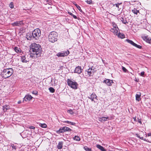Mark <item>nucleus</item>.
Here are the masks:
<instances>
[{"mask_svg":"<svg viewBox=\"0 0 151 151\" xmlns=\"http://www.w3.org/2000/svg\"><path fill=\"white\" fill-rule=\"evenodd\" d=\"M30 52H32L30 55L32 58H37L40 56L42 53V48L39 44L36 43H32L30 45Z\"/></svg>","mask_w":151,"mask_h":151,"instance_id":"f257e3e1","label":"nucleus"},{"mask_svg":"<svg viewBox=\"0 0 151 151\" xmlns=\"http://www.w3.org/2000/svg\"><path fill=\"white\" fill-rule=\"evenodd\" d=\"M14 70L12 68L4 69L1 73L2 77L5 78L9 77L13 73Z\"/></svg>","mask_w":151,"mask_h":151,"instance_id":"f03ea898","label":"nucleus"},{"mask_svg":"<svg viewBox=\"0 0 151 151\" xmlns=\"http://www.w3.org/2000/svg\"><path fill=\"white\" fill-rule=\"evenodd\" d=\"M58 34L55 32L53 31L50 32L49 34L48 38L49 41L53 43L57 41L58 40Z\"/></svg>","mask_w":151,"mask_h":151,"instance_id":"7ed1b4c3","label":"nucleus"},{"mask_svg":"<svg viewBox=\"0 0 151 151\" xmlns=\"http://www.w3.org/2000/svg\"><path fill=\"white\" fill-rule=\"evenodd\" d=\"M41 35V31L39 29H37L33 31L32 35L29 36L31 39H35L36 40L38 39Z\"/></svg>","mask_w":151,"mask_h":151,"instance_id":"20e7f679","label":"nucleus"},{"mask_svg":"<svg viewBox=\"0 0 151 151\" xmlns=\"http://www.w3.org/2000/svg\"><path fill=\"white\" fill-rule=\"evenodd\" d=\"M67 81L68 85L71 88L74 89H76L77 88L78 84L76 82L72 81L69 79H68Z\"/></svg>","mask_w":151,"mask_h":151,"instance_id":"39448f33","label":"nucleus"},{"mask_svg":"<svg viewBox=\"0 0 151 151\" xmlns=\"http://www.w3.org/2000/svg\"><path fill=\"white\" fill-rule=\"evenodd\" d=\"M71 130V129L68 127H60L59 130L56 131V132L57 133L60 134L66 131H70Z\"/></svg>","mask_w":151,"mask_h":151,"instance_id":"423d86ee","label":"nucleus"},{"mask_svg":"<svg viewBox=\"0 0 151 151\" xmlns=\"http://www.w3.org/2000/svg\"><path fill=\"white\" fill-rule=\"evenodd\" d=\"M96 70L94 67L92 66L91 68H89L87 70L85 71V73L89 76H93Z\"/></svg>","mask_w":151,"mask_h":151,"instance_id":"0eeeda50","label":"nucleus"},{"mask_svg":"<svg viewBox=\"0 0 151 151\" xmlns=\"http://www.w3.org/2000/svg\"><path fill=\"white\" fill-rule=\"evenodd\" d=\"M69 52L68 50L67 51L65 52H59L57 54L58 57H63L67 56L69 54Z\"/></svg>","mask_w":151,"mask_h":151,"instance_id":"6e6552de","label":"nucleus"},{"mask_svg":"<svg viewBox=\"0 0 151 151\" xmlns=\"http://www.w3.org/2000/svg\"><path fill=\"white\" fill-rule=\"evenodd\" d=\"M23 24L22 21L16 22L12 23L11 25L13 26H20L21 25Z\"/></svg>","mask_w":151,"mask_h":151,"instance_id":"1a4fd4ad","label":"nucleus"},{"mask_svg":"<svg viewBox=\"0 0 151 151\" xmlns=\"http://www.w3.org/2000/svg\"><path fill=\"white\" fill-rule=\"evenodd\" d=\"M103 82L109 86H111L112 85V83H113L112 80H111L109 79H106L104 80Z\"/></svg>","mask_w":151,"mask_h":151,"instance_id":"9d476101","label":"nucleus"},{"mask_svg":"<svg viewBox=\"0 0 151 151\" xmlns=\"http://www.w3.org/2000/svg\"><path fill=\"white\" fill-rule=\"evenodd\" d=\"M52 1L51 0H45L44 1V3L45 4V5L47 6H50L51 9L52 8L51 4L52 3Z\"/></svg>","mask_w":151,"mask_h":151,"instance_id":"9b49d317","label":"nucleus"},{"mask_svg":"<svg viewBox=\"0 0 151 151\" xmlns=\"http://www.w3.org/2000/svg\"><path fill=\"white\" fill-rule=\"evenodd\" d=\"M143 39L146 42L150 43L151 42V39L148 36L142 37Z\"/></svg>","mask_w":151,"mask_h":151,"instance_id":"f8f14e48","label":"nucleus"},{"mask_svg":"<svg viewBox=\"0 0 151 151\" xmlns=\"http://www.w3.org/2000/svg\"><path fill=\"white\" fill-rule=\"evenodd\" d=\"M82 72V69L80 66H78L76 67L75 70L74 72L78 74L81 73Z\"/></svg>","mask_w":151,"mask_h":151,"instance_id":"ddd939ff","label":"nucleus"},{"mask_svg":"<svg viewBox=\"0 0 151 151\" xmlns=\"http://www.w3.org/2000/svg\"><path fill=\"white\" fill-rule=\"evenodd\" d=\"M97 96L95 93H92L88 97L89 99H91L92 101L95 102L94 100V99H96Z\"/></svg>","mask_w":151,"mask_h":151,"instance_id":"4468645a","label":"nucleus"},{"mask_svg":"<svg viewBox=\"0 0 151 151\" xmlns=\"http://www.w3.org/2000/svg\"><path fill=\"white\" fill-rule=\"evenodd\" d=\"M26 55L22 56L21 57V60L22 62L24 63H27L29 62V60L28 59H26Z\"/></svg>","mask_w":151,"mask_h":151,"instance_id":"2eb2a0df","label":"nucleus"},{"mask_svg":"<svg viewBox=\"0 0 151 151\" xmlns=\"http://www.w3.org/2000/svg\"><path fill=\"white\" fill-rule=\"evenodd\" d=\"M32 98V97L29 95H27L25 96L24 99V101H26L27 100L29 101L31 100Z\"/></svg>","mask_w":151,"mask_h":151,"instance_id":"dca6fc26","label":"nucleus"},{"mask_svg":"<svg viewBox=\"0 0 151 151\" xmlns=\"http://www.w3.org/2000/svg\"><path fill=\"white\" fill-rule=\"evenodd\" d=\"M141 93L140 92H138L136 95V99L137 101H139L141 100L140 96Z\"/></svg>","mask_w":151,"mask_h":151,"instance_id":"f3484780","label":"nucleus"},{"mask_svg":"<svg viewBox=\"0 0 151 151\" xmlns=\"http://www.w3.org/2000/svg\"><path fill=\"white\" fill-rule=\"evenodd\" d=\"M111 5H113V6H116V7L117 8V9H122L121 7H122V3H118L117 4H111Z\"/></svg>","mask_w":151,"mask_h":151,"instance_id":"a211bd4d","label":"nucleus"},{"mask_svg":"<svg viewBox=\"0 0 151 151\" xmlns=\"http://www.w3.org/2000/svg\"><path fill=\"white\" fill-rule=\"evenodd\" d=\"M118 29H115V28H111L110 29V31L113 32L115 35H117L118 34Z\"/></svg>","mask_w":151,"mask_h":151,"instance_id":"6ab92c4d","label":"nucleus"},{"mask_svg":"<svg viewBox=\"0 0 151 151\" xmlns=\"http://www.w3.org/2000/svg\"><path fill=\"white\" fill-rule=\"evenodd\" d=\"M109 119V117H102L101 118H99V121H101V122H103L105 121H106L107 120V119Z\"/></svg>","mask_w":151,"mask_h":151,"instance_id":"aec40b11","label":"nucleus"},{"mask_svg":"<svg viewBox=\"0 0 151 151\" xmlns=\"http://www.w3.org/2000/svg\"><path fill=\"white\" fill-rule=\"evenodd\" d=\"M96 147L101 151H106L103 147L99 145H96Z\"/></svg>","mask_w":151,"mask_h":151,"instance_id":"412c9836","label":"nucleus"},{"mask_svg":"<svg viewBox=\"0 0 151 151\" xmlns=\"http://www.w3.org/2000/svg\"><path fill=\"white\" fill-rule=\"evenodd\" d=\"M63 142H60L58 143L57 147L58 149H61L63 147Z\"/></svg>","mask_w":151,"mask_h":151,"instance_id":"4be33fe9","label":"nucleus"},{"mask_svg":"<svg viewBox=\"0 0 151 151\" xmlns=\"http://www.w3.org/2000/svg\"><path fill=\"white\" fill-rule=\"evenodd\" d=\"M126 41L128 43H130L133 46H134L135 43H134L131 40H129V39H127Z\"/></svg>","mask_w":151,"mask_h":151,"instance_id":"5701e85b","label":"nucleus"},{"mask_svg":"<svg viewBox=\"0 0 151 151\" xmlns=\"http://www.w3.org/2000/svg\"><path fill=\"white\" fill-rule=\"evenodd\" d=\"M117 35L119 37L121 38H123L125 37L124 35L121 33H119Z\"/></svg>","mask_w":151,"mask_h":151,"instance_id":"b1692460","label":"nucleus"},{"mask_svg":"<svg viewBox=\"0 0 151 151\" xmlns=\"http://www.w3.org/2000/svg\"><path fill=\"white\" fill-rule=\"evenodd\" d=\"M63 122L64 123H67L68 124H70L72 125H75V124H76V123L74 122H70V121H63Z\"/></svg>","mask_w":151,"mask_h":151,"instance_id":"393cba45","label":"nucleus"},{"mask_svg":"<svg viewBox=\"0 0 151 151\" xmlns=\"http://www.w3.org/2000/svg\"><path fill=\"white\" fill-rule=\"evenodd\" d=\"M9 106L8 105H5V106H3V107L4 110H5V109H6L5 111H6L7 110L9 109Z\"/></svg>","mask_w":151,"mask_h":151,"instance_id":"a878e982","label":"nucleus"},{"mask_svg":"<svg viewBox=\"0 0 151 151\" xmlns=\"http://www.w3.org/2000/svg\"><path fill=\"white\" fill-rule=\"evenodd\" d=\"M73 139L75 140H76L77 141H79L81 139L78 136H75L74 137Z\"/></svg>","mask_w":151,"mask_h":151,"instance_id":"bb28decb","label":"nucleus"},{"mask_svg":"<svg viewBox=\"0 0 151 151\" xmlns=\"http://www.w3.org/2000/svg\"><path fill=\"white\" fill-rule=\"evenodd\" d=\"M14 49L16 52L19 53L20 52V49L17 47H14Z\"/></svg>","mask_w":151,"mask_h":151,"instance_id":"cd10ccee","label":"nucleus"},{"mask_svg":"<svg viewBox=\"0 0 151 151\" xmlns=\"http://www.w3.org/2000/svg\"><path fill=\"white\" fill-rule=\"evenodd\" d=\"M113 26V28H115V29H119V28L117 27V26L116 24L114 22L112 23Z\"/></svg>","mask_w":151,"mask_h":151,"instance_id":"c85d7f7f","label":"nucleus"},{"mask_svg":"<svg viewBox=\"0 0 151 151\" xmlns=\"http://www.w3.org/2000/svg\"><path fill=\"white\" fill-rule=\"evenodd\" d=\"M121 20L122 22L124 24H126L128 23V22L126 20L124 19L123 18H122Z\"/></svg>","mask_w":151,"mask_h":151,"instance_id":"c756f323","label":"nucleus"},{"mask_svg":"<svg viewBox=\"0 0 151 151\" xmlns=\"http://www.w3.org/2000/svg\"><path fill=\"white\" fill-rule=\"evenodd\" d=\"M50 92L51 93H53L55 91V89L52 87H50L49 88Z\"/></svg>","mask_w":151,"mask_h":151,"instance_id":"7c9ffc66","label":"nucleus"},{"mask_svg":"<svg viewBox=\"0 0 151 151\" xmlns=\"http://www.w3.org/2000/svg\"><path fill=\"white\" fill-rule=\"evenodd\" d=\"M136 136L138 138H139V139H142V140H144L147 141V140H146L145 139H144V138L143 137H140V136L138 134H136Z\"/></svg>","mask_w":151,"mask_h":151,"instance_id":"2f4dec72","label":"nucleus"},{"mask_svg":"<svg viewBox=\"0 0 151 151\" xmlns=\"http://www.w3.org/2000/svg\"><path fill=\"white\" fill-rule=\"evenodd\" d=\"M67 112L71 114H74V112L73 111V110L71 109L68 110L67 111Z\"/></svg>","mask_w":151,"mask_h":151,"instance_id":"473e14b6","label":"nucleus"},{"mask_svg":"<svg viewBox=\"0 0 151 151\" xmlns=\"http://www.w3.org/2000/svg\"><path fill=\"white\" fill-rule=\"evenodd\" d=\"M40 125L42 128H46L47 126V125L45 124H40Z\"/></svg>","mask_w":151,"mask_h":151,"instance_id":"72a5a7b5","label":"nucleus"},{"mask_svg":"<svg viewBox=\"0 0 151 151\" xmlns=\"http://www.w3.org/2000/svg\"><path fill=\"white\" fill-rule=\"evenodd\" d=\"M84 148L86 151H90L91 150V148H90L87 146L84 147Z\"/></svg>","mask_w":151,"mask_h":151,"instance_id":"f704fd0d","label":"nucleus"},{"mask_svg":"<svg viewBox=\"0 0 151 151\" xmlns=\"http://www.w3.org/2000/svg\"><path fill=\"white\" fill-rule=\"evenodd\" d=\"M68 12V13L71 16H73V17L74 19H77V17L76 16L74 15L72 13H71L70 12Z\"/></svg>","mask_w":151,"mask_h":151,"instance_id":"c9c22d12","label":"nucleus"},{"mask_svg":"<svg viewBox=\"0 0 151 151\" xmlns=\"http://www.w3.org/2000/svg\"><path fill=\"white\" fill-rule=\"evenodd\" d=\"M132 12L136 14H137V13H139V10H132Z\"/></svg>","mask_w":151,"mask_h":151,"instance_id":"e433bc0d","label":"nucleus"},{"mask_svg":"<svg viewBox=\"0 0 151 151\" xmlns=\"http://www.w3.org/2000/svg\"><path fill=\"white\" fill-rule=\"evenodd\" d=\"M9 6L11 9L13 8L14 7V4L12 2H11L9 4Z\"/></svg>","mask_w":151,"mask_h":151,"instance_id":"4c0bfd02","label":"nucleus"},{"mask_svg":"<svg viewBox=\"0 0 151 151\" xmlns=\"http://www.w3.org/2000/svg\"><path fill=\"white\" fill-rule=\"evenodd\" d=\"M134 46L136 47H137L138 48H139V49H141L142 48V46H141L137 45V44H136V43H135Z\"/></svg>","mask_w":151,"mask_h":151,"instance_id":"58836bf2","label":"nucleus"},{"mask_svg":"<svg viewBox=\"0 0 151 151\" xmlns=\"http://www.w3.org/2000/svg\"><path fill=\"white\" fill-rule=\"evenodd\" d=\"M122 69L123 70L124 72H126L128 71V70H127V69L123 66H122Z\"/></svg>","mask_w":151,"mask_h":151,"instance_id":"ea45409f","label":"nucleus"},{"mask_svg":"<svg viewBox=\"0 0 151 151\" xmlns=\"http://www.w3.org/2000/svg\"><path fill=\"white\" fill-rule=\"evenodd\" d=\"M74 4L75 5V6L78 9H81V7L79 6L78 5L76 4Z\"/></svg>","mask_w":151,"mask_h":151,"instance_id":"a19ab883","label":"nucleus"},{"mask_svg":"<svg viewBox=\"0 0 151 151\" xmlns=\"http://www.w3.org/2000/svg\"><path fill=\"white\" fill-rule=\"evenodd\" d=\"M32 93L33 94H34L36 95H37L38 92L36 91H33V92H32Z\"/></svg>","mask_w":151,"mask_h":151,"instance_id":"79ce46f5","label":"nucleus"},{"mask_svg":"<svg viewBox=\"0 0 151 151\" xmlns=\"http://www.w3.org/2000/svg\"><path fill=\"white\" fill-rule=\"evenodd\" d=\"M11 146L12 147V148L13 149H15V150L16 149V146H14V145H12Z\"/></svg>","mask_w":151,"mask_h":151,"instance_id":"37998d69","label":"nucleus"},{"mask_svg":"<svg viewBox=\"0 0 151 151\" xmlns=\"http://www.w3.org/2000/svg\"><path fill=\"white\" fill-rule=\"evenodd\" d=\"M145 74V72L144 71H143L141 72L140 75L142 76H143Z\"/></svg>","mask_w":151,"mask_h":151,"instance_id":"c03bdc74","label":"nucleus"},{"mask_svg":"<svg viewBox=\"0 0 151 151\" xmlns=\"http://www.w3.org/2000/svg\"><path fill=\"white\" fill-rule=\"evenodd\" d=\"M29 128L31 129H35V127L33 126H31L29 127Z\"/></svg>","mask_w":151,"mask_h":151,"instance_id":"a18cd8bd","label":"nucleus"},{"mask_svg":"<svg viewBox=\"0 0 151 151\" xmlns=\"http://www.w3.org/2000/svg\"><path fill=\"white\" fill-rule=\"evenodd\" d=\"M91 2V0H87V2L88 4H90Z\"/></svg>","mask_w":151,"mask_h":151,"instance_id":"49530a36","label":"nucleus"},{"mask_svg":"<svg viewBox=\"0 0 151 151\" xmlns=\"http://www.w3.org/2000/svg\"><path fill=\"white\" fill-rule=\"evenodd\" d=\"M50 7V6H47V5H46V7L48 9L51 8Z\"/></svg>","mask_w":151,"mask_h":151,"instance_id":"de8ad7c7","label":"nucleus"},{"mask_svg":"<svg viewBox=\"0 0 151 151\" xmlns=\"http://www.w3.org/2000/svg\"><path fill=\"white\" fill-rule=\"evenodd\" d=\"M148 136H150L151 137V133H149L148 134Z\"/></svg>","mask_w":151,"mask_h":151,"instance_id":"09e8293b","label":"nucleus"},{"mask_svg":"<svg viewBox=\"0 0 151 151\" xmlns=\"http://www.w3.org/2000/svg\"><path fill=\"white\" fill-rule=\"evenodd\" d=\"M133 119H134V121H136V117H133Z\"/></svg>","mask_w":151,"mask_h":151,"instance_id":"8fccbe9b","label":"nucleus"},{"mask_svg":"<svg viewBox=\"0 0 151 151\" xmlns=\"http://www.w3.org/2000/svg\"><path fill=\"white\" fill-rule=\"evenodd\" d=\"M138 122L139 123H141V121L139 120H138Z\"/></svg>","mask_w":151,"mask_h":151,"instance_id":"3c124183","label":"nucleus"},{"mask_svg":"<svg viewBox=\"0 0 151 151\" xmlns=\"http://www.w3.org/2000/svg\"><path fill=\"white\" fill-rule=\"evenodd\" d=\"M79 11H80L81 12L83 13V12L82 10H79Z\"/></svg>","mask_w":151,"mask_h":151,"instance_id":"603ef678","label":"nucleus"},{"mask_svg":"<svg viewBox=\"0 0 151 151\" xmlns=\"http://www.w3.org/2000/svg\"><path fill=\"white\" fill-rule=\"evenodd\" d=\"M53 6V7H55V6Z\"/></svg>","mask_w":151,"mask_h":151,"instance_id":"864d4df0","label":"nucleus"},{"mask_svg":"<svg viewBox=\"0 0 151 151\" xmlns=\"http://www.w3.org/2000/svg\"><path fill=\"white\" fill-rule=\"evenodd\" d=\"M136 81H137V82H138V81H137V80H136Z\"/></svg>","mask_w":151,"mask_h":151,"instance_id":"5fc2aeb1","label":"nucleus"}]
</instances>
